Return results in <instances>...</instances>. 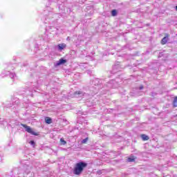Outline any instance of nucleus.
<instances>
[{"label":"nucleus","instance_id":"f257e3e1","mask_svg":"<svg viewBox=\"0 0 177 177\" xmlns=\"http://www.w3.org/2000/svg\"><path fill=\"white\" fill-rule=\"evenodd\" d=\"M87 164L84 162H77L73 169L74 175H81L82 172L84 171V168L86 167Z\"/></svg>","mask_w":177,"mask_h":177},{"label":"nucleus","instance_id":"f03ea898","mask_svg":"<svg viewBox=\"0 0 177 177\" xmlns=\"http://www.w3.org/2000/svg\"><path fill=\"white\" fill-rule=\"evenodd\" d=\"M10 70H13L12 65H10L9 66H8V68L2 72L1 73L2 77H6V75H10V77L12 80H16L17 78V77L16 76V74L11 72Z\"/></svg>","mask_w":177,"mask_h":177},{"label":"nucleus","instance_id":"7ed1b4c3","mask_svg":"<svg viewBox=\"0 0 177 177\" xmlns=\"http://www.w3.org/2000/svg\"><path fill=\"white\" fill-rule=\"evenodd\" d=\"M21 127H24V128L26 129V131L28 133H30V135H34L35 136H37L38 133H37L35 131H32V129L29 126H27L24 124H21Z\"/></svg>","mask_w":177,"mask_h":177},{"label":"nucleus","instance_id":"20e7f679","mask_svg":"<svg viewBox=\"0 0 177 177\" xmlns=\"http://www.w3.org/2000/svg\"><path fill=\"white\" fill-rule=\"evenodd\" d=\"M169 37V34H166V36L165 37H163L160 41V44L162 45H165V44H167V42H168V37Z\"/></svg>","mask_w":177,"mask_h":177},{"label":"nucleus","instance_id":"39448f33","mask_svg":"<svg viewBox=\"0 0 177 177\" xmlns=\"http://www.w3.org/2000/svg\"><path fill=\"white\" fill-rule=\"evenodd\" d=\"M66 44H60L57 45V48L59 52H62V50L66 49Z\"/></svg>","mask_w":177,"mask_h":177},{"label":"nucleus","instance_id":"423d86ee","mask_svg":"<svg viewBox=\"0 0 177 177\" xmlns=\"http://www.w3.org/2000/svg\"><path fill=\"white\" fill-rule=\"evenodd\" d=\"M66 60L64 59H60L59 61L57 62V66H60L62 64H64V63H66Z\"/></svg>","mask_w":177,"mask_h":177},{"label":"nucleus","instance_id":"0eeeda50","mask_svg":"<svg viewBox=\"0 0 177 177\" xmlns=\"http://www.w3.org/2000/svg\"><path fill=\"white\" fill-rule=\"evenodd\" d=\"M2 125H3V127L8 125V122L2 118H0V127H2Z\"/></svg>","mask_w":177,"mask_h":177},{"label":"nucleus","instance_id":"6e6552de","mask_svg":"<svg viewBox=\"0 0 177 177\" xmlns=\"http://www.w3.org/2000/svg\"><path fill=\"white\" fill-rule=\"evenodd\" d=\"M141 138L144 141L149 140V139H150V138H149V136L145 135V134H142L141 135Z\"/></svg>","mask_w":177,"mask_h":177},{"label":"nucleus","instance_id":"1a4fd4ad","mask_svg":"<svg viewBox=\"0 0 177 177\" xmlns=\"http://www.w3.org/2000/svg\"><path fill=\"white\" fill-rule=\"evenodd\" d=\"M45 121L46 124H52V119L49 117L46 118Z\"/></svg>","mask_w":177,"mask_h":177},{"label":"nucleus","instance_id":"9d476101","mask_svg":"<svg viewBox=\"0 0 177 177\" xmlns=\"http://www.w3.org/2000/svg\"><path fill=\"white\" fill-rule=\"evenodd\" d=\"M173 107H177V96L173 100Z\"/></svg>","mask_w":177,"mask_h":177},{"label":"nucleus","instance_id":"9b49d317","mask_svg":"<svg viewBox=\"0 0 177 177\" xmlns=\"http://www.w3.org/2000/svg\"><path fill=\"white\" fill-rule=\"evenodd\" d=\"M78 95H82V91H76L74 93L75 97H78Z\"/></svg>","mask_w":177,"mask_h":177},{"label":"nucleus","instance_id":"f8f14e48","mask_svg":"<svg viewBox=\"0 0 177 177\" xmlns=\"http://www.w3.org/2000/svg\"><path fill=\"white\" fill-rule=\"evenodd\" d=\"M118 12H117V10H113L111 11V16H113V17L117 16Z\"/></svg>","mask_w":177,"mask_h":177},{"label":"nucleus","instance_id":"ddd939ff","mask_svg":"<svg viewBox=\"0 0 177 177\" xmlns=\"http://www.w3.org/2000/svg\"><path fill=\"white\" fill-rule=\"evenodd\" d=\"M127 161L129 162H135V157L133 156L131 158H128Z\"/></svg>","mask_w":177,"mask_h":177},{"label":"nucleus","instance_id":"4468645a","mask_svg":"<svg viewBox=\"0 0 177 177\" xmlns=\"http://www.w3.org/2000/svg\"><path fill=\"white\" fill-rule=\"evenodd\" d=\"M60 142H61V144L63 145H64L67 143V142H66V140H64V139H63V138L60 139Z\"/></svg>","mask_w":177,"mask_h":177},{"label":"nucleus","instance_id":"2eb2a0df","mask_svg":"<svg viewBox=\"0 0 177 177\" xmlns=\"http://www.w3.org/2000/svg\"><path fill=\"white\" fill-rule=\"evenodd\" d=\"M88 138H86L85 139L82 140V143H83V144L86 143L88 142Z\"/></svg>","mask_w":177,"mask_h":177},{"label":"nucleus","instance_id":"dca6fc26","mask_svg":"<svg viewBox=\"0 0 177 177\" xmlns=\"http://www.w3.org/2000/svg\"><path fill=\"white\" fill-rule=\"evenodd\" d=\"M30 145H31L32 146H35V142H34V140H31L30 142Z\"/></svg>","mask_w":177,"mask_h":177},{"label":"nucleus","instance_id":"f3484780","mask_svg":"<svg viewBox=\"0 0 177 177\" xmlns=\"http://www.w3.org/2000/svg\"><path fill=\"white\" fill-rule=\"evenodd\" d=\"M140 89H143V86H141L140 87Z\"/></svg>","mask_w":177,"mask_h":177},{"label":"nucleus","instance_id":"a211bd4d","mask_svg":"<svg viewBox=\"0 0 177 177\" xmlns=\"http://www.w3.org/2000/svg\"><path fill=\"white\" fill-rule=\"evenodd\" d=\"M52 28H53V30H56V28H55V27H53Z\"/></svg>","mask_w":177,"mask_h":177},{"label":"nucleus","instance_id":"6ab92c4d","mask_svg":"<svg viewBox=\"0 0 177 177\" xmlns=\"http://www.w3.org/2000/svg\"><path fill=\"white\" fill-rule=\"evenodd\" d=\"M176 10H177V6H176Z\"/></svg>","mask_w":177,"mask_h":177}]
</instances>
